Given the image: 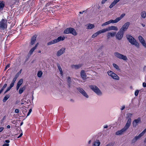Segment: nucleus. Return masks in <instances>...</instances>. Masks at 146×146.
<instances>
[{"label": "nucleus", "instance_id": "1", "mask_svg": "<svg viewBox=\"0 0 146 146\" xmlns=\"http://www.w3.org/2000/svg\"><path fill=\"white\" fill-rule=\"evenodd\" d=\"M130 24V22H128L124 24L117 34H116L115 35L116 39L120 40L122 39L125 32L127 30Z\"/></svg>", "mask_w": 146, "mask_h": 146}, {"label": "nucleus", "instance_id": "2", "mask_svg": "<svg viewBox=\"0 0 146 146\" xmlns=\"http://www.w3.org/2000/svg\"><path fill=\"white\" fill-rule=\"evenodd\" d=\"M131 119L129 118L127 121V122L123 128L120 130L117 131L115 133V135H122L124 133L130 126L131 122Z\"/></svg>", "mask_w": 146, "mask_h": 146}, {"label": "nucleus", "instance_id": "3", "mask_svg": "<svg viewBox=\"0 0 146 146\" xmlns=\"http://www.w3.org/2000/svg\"><path fill=\"white\" fill-rule=\"evenodd\" d=\"M126 37L127 40L131 44L134 45L137 48H139V43L133 37L129 35H127Z\"/></svg>", "mask_w": 146, "mask_h": 146}, {"label": "nucleus", "instance_id": "4", "mask_svg": "<svg viewBox=\"0 0 146 146\" xmlns=\"http://www.w3.org/2000/svg\"><path fill=\"white\" fill-rule=\"evenodd\" d=\"M64 33L65 34H71L74 35H76L77 33L75 30L73 28L69 27L66 29L64 31Z\"/></svg>", "mask_w": 146, "mask_h": 146}, {"label": "nucleus", "instance_id": "5", "mask_svg": "<svg viewBox=\"0 0 146 146\" xmlns=\"http://www.w3.org/2000/svg\"><path fill=\"white\" fill-rule=\"evenodd\" d=\"M7 27V21L6 19H3L0 21V30H5Z\"/></svg>", "mask_w": 146, "mask_h": 146}, {"label": "nucleus", "instance_id": "6", "mask_svg": "<svg viewBox=\"0 0 146 146\" xmlns=\"http://www.w3.org/2000/svg\"><path fill=\"white\" fill-rule=\"evenodd\" d=\"M64 39L65 37H62L61 36H59L57 38L48 42L47 44V45H50L53 44L60 41L63 40Z\"/></svg>", "mask_w": 146, "mask_h": 146}, {"label": "nucleus", "instance_id": "7", "mask_svg": "<svg viewBox=\"0 0 146 146\" xmlns=\"http://www.w3.org/2000/svg\"><path fill=\"white\" fill-rule=\"evenodd\" d=\"M114 55L116 57L120 59H122L125 61H126L128 60L126 56L124 55L121 54H120L118 52H116L114 53Z\"/></svg>", "mask_w": 146, "mask_h": 146}, {"label": "nucleus", "instance_id": "8", "mask_svg": "<svg viewBox=\"0 0 146 146\" xmlns=\"http://www.w3.org/2000/svg\"><path fill=\"white\" fill-rule=\"evenodd\" d=\"M90 88L94 92L98 95H101L102 93L99 89L95 85H91L90 86Z\"/></svg>", "mask_w": 146, "mask_h": 146}, {"label": "nucleus", "instance_id": "9", "mask_svg": "<svg viewBox=\"0 0 146 146\" xmlns=\"http://www.w3.org/2000/svg\"><path fill=\"white\" fill-rule=\"evenodd\" d=\"M107 73L109 76H111L113 79L117 80H119V77L115 73L111 71H108Z\"/></svg>", "mask_w": 146, "mask_h": 146}, {"label": "nucleus", "instance_id": "10", "mask_svg": "<svg viewBox=\"0 0 146 146\" xmlns=\"http://www.w3.org/2000/svg\"><path fill=\"white\" fill-rule=\"evenodd\" d=\"M104 33L111 30H114L117 31L118 30L117 28L115 26H111L108 27L107 28L103 29Z\"/></svg>", "mask_w": 146, "mask_h": 146}, {"label": "nucleus", "instance_id": "11", "mask_svg": "<svg viewBox=\"0 0 146 146\" xmlns=\"http://www.w3.org/2000/svg\"><path fill=\"white\" fill-rule=\"evenodd\" d=\"M77 89L78 90L79 92L82 94L84 96L87 98H88V95L83 89L79 87L77 88Z\"/></svg>", "mask_w": 146, "mask_h": 146}, {"label": "nucleus", "instance_id": "12", "mask_svg": "<svg viewBox=\"0 0 146 146\" xmlns=\"http://www.w3.org/2000/svg\"><path fill=\"white\" fill-rule=\"evenodd\" d=\"M138 38L140 42L143 45L145 48H146V43L143 37L141 36L140 35L138 36Z\"/></svg>", "mask_w": 146, "mask_h": 146}, {"label": "nucleus", "instance_id": "13", "mask_svg": "<svg viewBox=\"0 0 146 146\" xmlns=\"http://www.w3.org/2000/svg\"><path fill=\"white\" fill-rule=\"evenodd\" d=\"M65 48H62L58 51L56 55L58 56H60L63 54L65 52Z\"/></svg>", "mask_w": 146, "mask_h": 146}, {"label": "nucleus", "instance_id": "14", "mask_svg": "<svg viewBox=\"0 0 146 146\" xmlns=\"http://www.w3.org/2000/svg\"><path fill=\"white\" fill-rule=\"evenodd\" d=\"M103 33H104L103 29L100 30L93 34L92 36V38H94L98 35Z\"/></svg>", "mask_w": 146, "mask_h": 146}, {"label": "nucleus", "instance_id": "15", "mask_svg": "<svg viewBox=\"0 0 146 146\" xmlns=\"http://www.w3.org/2000/svg\"><path fill=\"white\" fill-rule=\"evenodd\" d=\"M141 121V119L138 117L137 119H135L133 122V126L136 127L137 125V123Z\"/></svg>", "mask_w": 146, "mask_h": 146}, {"label": "nucleus", "instance_id": "16", "mask_svg": "<svg viewBox=\"0 0 146 146\" xmlns=\"http://www.w3.org/2000/svg\"><path fill=\"white\" fill-rule=\"evenodd\" d=\"M80 75L82 78L84 80H85L86 79V75L85 71L84 70H82L80 72Z\"/></svg>", "mask_w": 146, "mask_h": 146}, {"label": "nucleus", "instance_id": "17", "mask_svg": "<svg viewBox=\"0 0 146 146\" xmlns=\"http://www.w3.org/2000/svg\"><path fill=\"white\" fill-rule=\"evenodd\" d=\"M83 66L82 64H79L78 65H71V67L72 68L74 69H78L80 68Z\"/></svg>", "mask_w": 146, "mask_h": 146}, {"label": "nucleus", "instance_id": "18", "mask_svg": "<svg viewBox=\"0 0 146 146\" xmlns=\"http://www.w3.org/2000/svg\"><path fill=\"white\" fill-rule=\"evenodd\" d=\"M116 35L115 32H113L112 33L109 32L108 33L107 36L108 39L110 38V37H113L115 36Z\"/></svg>", "mask_w": 146, "mask_h": 146}, {"label": "nucleus", "instance_id": "19", "mask_svg": "<svg viewBox=\"0 0 146 146\" xmlns=\"http://www.w3.org/2000/svg\"><path fill=\"white\" fill-rule=\"evenodd\" d=\"M38 45V43H37L35 46L31 49L29 52V54L31 55L33 54L34 51Z\"/></svg>", "mask_w": 146, "mask_h": 146}, {"label": "nucleus", "instance_id": "20", "mask_svg": "<svg viewBox=\"0 0 146 146\" xmlns=\"http://www.w3.org/2000/svg\"><path fill=\"white\" fill-rule=\"evenodd\" d=\"M36 35H35L32 37L31 42V45H33L34 44L36 40Z\"/></svg>", "mask_w": 146, "mask_h": 146}, {"label": "nucleus", "instance_id": "21", "mask_svg": "<svg viewBox=\"0 0 146 146\" xmlns=\"http://www.w3.org/2000/svg\"><path fill=\"white\" fill-rule=\"evenodd\" d=\"M120 0H114L113 2L109 6L110 8H112L114 6H115L117 3L119 2Z\"/></svg>", "mask_w": 146, "mask_h": 146}, {"label": "nucleus", "instance_id": "22", "mask_svg": "<svg viewBox=\"0 0 146 146\" xmlns=\"http://www.w3.org/2000/svg\"><path fill=\"white\" fill-rule=\"evenodd\" d=\"M67 84L69 88L71 87V79L70 77L68 76L67 77Z\"/></svg>", "mask_w": 146, "mask_h": 146}, {"label": "nucleus", "instance_id": "23", "mask_svg": "<svg viewBox=\"0 0 146 146\" xmlns=\"http://www.w3.org/2000/svg\"><path fill=\"white\" fill-rule=\"evenodd\" d=\"M26 88V86H24L23 87L21 88L19 91V94H21L23 92L24 90H25Z\"/></svg>", "mask_w": 146, "mask_h": 146}, {"label": "nucleus", "instance_id": "24", "mask_svg": "<svg viewBox=\"0 0 146 146\" xmlns=\"http://www.w3.org/2000/svg\"><path fill=\"white\" fill-rule=\"evenodd\" d=\"M57 65L58 67V69H59L60 72V74L62 75L63 74V72L62 71V70L60 66V65L58 63L57 64Z\"/></svg>", "mask_w": 146, "mask_h": 146}, {"label": "nucleus", "instance_id": "25", "mask_svg": "<svg viewBox=\"0 0 146 146\" xmlns=\"http://www.w3.org/2000/svg\"><path fill=\"white\" fill-rule=\"evenodd\" d=\"M141 17L143 18H145L146 17V13L145 11H143L141 12Z\"/></svg>", "mask_w": 146, "mask_h": 146}, {"label": "nucleus", "instance_id": "26", "mask_svg": "<svg viewBox=\"0 0 146 146\" xmlns=\"http://www.w3.org/2000/svg\"><path fill=\"white\" fill-rule=\"evenodd\" d=\"M17 134H15L14 135H11V140H14L15 138L17 137Z\"/></svg>", "mask_w": 146, "mask_h": 146}, {"label": "nucleus", "instance_id": "27", "mask_svg": "<svg viewBox=\"0 0 146 146\" xmlns=\"http://www.w3.org/2000/svg\"><path fill=\"white\" fill-rule=\"evenodd\" d=\"M139 139V138L137 136H136L132 139L131 141V143H135L137 140Z\"/></svg>", "mask_w": 146, "mask_h": 146}, {"label": "nucleus", "instance_id": "28", "mask_svg": "<svg viewBox=\"0 0 146 146\" xmlns=\"http://www.w3.org/2000/svg\"><path fill=\"white\" fill-rule=\"evenodd\" d=\"M94 25L91 24H89L88 26L87 29H91L94 28Z\"/></svg>", "mask_w": 146, "mask_h": 146}, {"label": "nucleus", "instance_id": "29", "mask_svg": "<svg viewBox=\"0 0 146 146\" xmlns=\"http://www.w3.org/2000/svg\"><path fill=\"white\" fill-rule=\"evenodd\" d=\"M7 84H5L1 88L0 90V94L3 92L4 89L7 87Z\"/></svg>", "mask_w": 146, "mask_h": 146}, {"label": "nucleus", "instance_id": "30", "mask_svg": "<svg viewBox=\"0 0 146 146\" xmlns=\"http://www.w3.org/2000/svg\"><path fill=\"white\" fill-rule=\"evenodd\" d=\"M100 143L99 141H97L94 142V143L93 144V146H99Z\"/></svg>", "mask_w": 146, "mask_h": 146}, {"label": "nucleus", "instance_id": "31", "mask_svg": "<svg viewBox=\"0 0 146 146\" xmlns=\"http://www.w3.org/2000/svg\"><path fill=\"white\" fill-rule=\"evenodd\" d=\"M9 98V95H6L4 98L3 100V102H5Z\"/></svg>", "mask_w": 146, "mask_h": 146}, {"label": "nucleus", "instance_id": "32", "mask_svg": "<svg viewBox=\"0 0 146 146\" xmlns=\"http://www.w3.org/2000/svg\"><path fill=\"white\" fill-rule=\"evenodd\" d=\"M23 82V80L22 79H21L20 80L18 81L17 83V85L21 86L22 85Z\"/></svg>", "mask_w": 146, "mask_h": 146}, {"label": "nucleus", "instance_id": "33", "mask_svg": "<svg viewBox=\"0 0 146 146\" xmlns=\"http://www.w3.org/2000/svg\"><path fill=\"white\" fill-rule=\"evenodd\" d=\"M42 72L41 71H38L37 73V76L38 77H41L42 75Z\"/></svg>", "mask_w": 146, "mask_h": 146}, {"label": "nucleus", "instance_id": "34", "mask_svg": "<svg viewBox=\"0 0 146 146\" xmlns=\"http://www.w3.org/2000/svg\"><path fill=\"white\" fill-rule=\"evenodd\" d=\"M113 67L117 70H119V68L118 66L115 64H113Z\"/></svg>", "mask_w": 146, "mask_h": 146}, {"label": "nucleus", "instance_id": "35", "mask_svg": "<svg viewBox=\"0 0 146 146\" xmlns=\"http://www.w3.org/2000/svg\"><path fill=\"white\" fill-rule=\"evenodd\" d=\"M4 7V4L2 2L0 3V9H2Z\"/></svg>", "mask_w": 146, "mask_h": 146}, {"label": "nucleus", "instance_id": "36", "mask_svg": "<svg viewBox=\"0 0 146 146\" xmlns=\"http://www.w3.org/2000/svg\"><path fill=\"white\" fill-rule=\"evenodd\" d=\"M109 21H107V22H106L105 23L102 24V27H103L104 26H106V25H108L109 24Z\"/></svg>", "mask_w": 146, "mask_h": 146}, {"label": "nucleus", "instance_id": "37", "mask_svg": "<svg viewBox=\"0 0 146 146\" xmlns=\"http://www.w3.org/2000/svg\"><path fill=\"white\" fill-rule=\"evenodd\" d=\"M24 108L23 109V114L25 115V113L27 112V110L26 109L25 107H24Z\"/></svg>", "mask_w": 146, "mask_h": 146}, {"label": "nucleus", "instance_id": "38", "mask_svg": "<svg viewBox=\"0 0 146 146\" xmlns=\"http://www.w3.org/2000/svg\"><path fill=\"white\" fill-rule=\"evenodd\" d=\"M121 19H120L119 18V17H117V18H116L115 20V23H117V22H118V21H119Z\"/></svg>", "mask_w": 146, "mask_h": 146}, {"label": "nucleus", "instance_id": "39", "mask_svg": "<svg viewBox=\"0 0 146 146\" xmlns=\"http://www.w3.org/2000/svg\"><path fill=\"white\" fill-rule=\"evenodd\" d=\"M115 20H111L109 21V24H110L111 23H115Z\"/></svg>", "mask_w": 146, "mask_h": 146}, {"label": "nucleus", "instance_id": "40", "mask_svg": "<svg viewBox=\"0 0 146 146\" xmlns=\"http://www.w3.org/2000/svg\"><path fill=\"white\" fill-rule=\"evenodd\" d=\"M127 117H131V116L132 115V113H128L127 114Z\"/></svg>", "mask_w": 146, "mask_h": 146}, {"label": "nucleus", "instance_id": "41", "mask_svg": "<svg viewBox=\"0 0 146 146\" xmlns=\"http://www.w3.org/2000/svg\"><path fill=\"white\" fill-rule=\"evenodd\" d=\"M144 134L143 133V132H142V133H140L139 135L138 136H137L138 137L140 138H141L142 136L143 135H144Z\"/></svg>", "mask_w": 146, "mask_h": 146}, {"label": "nucleus", "instance_id": "42", "mask_svg": "<svg viewBox=\"0 0 146 146\" xmlns=\"http://www.w3.org/2000/svg\"><path fill=\"white\" fill-rule=\"evenodd\" d=\"M139 92V91L138 90H136L135 92V94L136 96L138 95Z\"/></svg>", "mask_w": 146, "mask_h": 146}, {"label": "nucleus", "instance_id": "43", "mask_svg": "<svg viewBox=\"0 0 146 146\" xmlns=\"http://www.w3.org/2000/svg\"><path fill=\"white\" fill-rule=\"evenodd\" d=\"M125 14L123 13L121 15L119 18L121 19L125 16Z\"/></svg>", "mask_w": 146, "mask_h": 146}, {"label": "nucleus", "instance_id": "44", "mask_svg": "<svg viewBox=\"0 0 146 146\" xmlns=\"http://www.w3.org/2000/svg\"><path fill=\"white\" fill-rule=\"evenodd\" d=\"M14 83L12 82L11 84H10V90L14 86Z\"/></svg>", "mask_w": 146, "mask_h": 146}, {"label": "nucleus", "instance_id": "45", "mask_svg": "<svg viewBox=\"0 0 146 146\" xmlns=\"http://www.w3.org/2000/svg\"><path fill=\"white\" fill-rule=\"evenodd\" d=\"M11 22H11H10V23H11V24H11V27H13V26L15 25V22H14H14H13H13Z\"/></svg>", "mask_w": 146, "mask_h": 146}, {"label": "nucleus", "instance_id": "46", "mask_svg": "<svg viewBox=\"0 0 146 146\" xmlns=\"http://www.w3.org/2000/svg\"><path fill=\"white\" fill-rule=\"evenodd\" d=\"M32 109H30L29 110V112H28V114H27V117L30 114V113H31V112L32 111Z\"/></svg>", "mask_w": 146, "mask_h": 146}, {"label": "nucleus", "instance_id": "47", "mask_svg": "<svg viewBox=\"0 0 146 146\" xmlns=\"http://www.w3.org/2000/svg\"><path fill=\"white\" fill-rule=\"evenodd\" d=\"M113 144L112 143H110L108 144L106 146H113Z\"/></svg>", "mask_w": 146, "mask_h": 146}, {"label": "nucleus", "instance_id": "48", "mask_svg": "<svg viewBox=\"0 0 146 146\" xmlns=\"http://www.w3.org/2000/svg\"><path fill=\"white\" fill-rule=\"evenodd\" d=\"M9 91V87H8L7 88V90L5 91L4 94H5L7 92Z\"/></svg>", "mask_w": 146, "mask_h": 146}, {"label": "nucleus", "instance_id": "49", "mask_svg": "<svg viewBox=\"0 0 146 146\" xmlns=\"http://www.w3.org/2000/svg\"><path fill=\"white\" fill-rule=\"evenodd\" d=\"M15 112L16 113H18L19 112V110L18 109H16L15 110Z\"/></svg>", "mask_w": 146, "mask_h": 146}, {"label": "nucleus", "instance_id": "50", "mask_svg": "<svg viewBox=\"0 0 146 146\" xmlns=\"http://www.w3.org/2000/svg\"><path fill=\"white\" fill-rule=\"evenodd\" d=\"M143 86L144 87H146V83L145 82L143 83Z\"/></svg>", "mask_w": 146, "mask_h": 146}, {"label": "nucleus", "instance_id": "51", "mask_svg": "<svg viewBox=\"0 0 146 146\" xmlns=\"http://www.w3.org/2000/svg\"><path fill=\"white\" fill-rule=\"evenodd\" d=\"M107 0H102V1L101 3L102 4H103L105 3Z\"/></svg>", "mask_w": 146, "mask_h": 146}, {"label": "nucleus", "instance_id": "52", "mask_svg": "<svg viewBox=\"0 0 146 146\" xmlns=\"http://www.w3.org/2000/svg\"><path fill=\"white\" fill-rule=\"evenodd\" d=\"M9 67V64H8L7 66L5 67V69L4 70V71H5L6 69L8 68Z\"/></svg>", "mask_w": 146, "mask_h": 146}, {"label": "nucleus", "instance_id": "53", "mask_svg": "<svg viewBox=\"0 0 146 146\" xmlns=\"http://www.w3.org/2000/svg\"><path fill=\"white\" fill-rule=\"evenodd\" d=\"M22 135H23V133H21L20 134V135H19V136H18V137L17 136V137L16 138H19L20 137H21V136Z\"/></svg>", "mask_w": 146, "mask_h": 146}, {"label": "nucleus", "instance_id": "54", "mask_svg": "<svg viewBox=\"0 0 146 146\" xmlns=\"http://www.w3.org/2000/svg\"><path fill=\"white\" fill-rule=\"evenodd\" d=\"M4 129V128L3 127H1L0 128V132H1L3 131Z\"/></svg>", "mask_w": 146, "mask_h": 146}, {"label": "nucleus", "instance_id": "55", "mask_svg": "<svg viewBox=\"0 0 146 146\" xmlns=\"http://www.w3.org/2000/svg\"><path fill=\"white\" fill-rule=\"evenodd\" d=\"M17 80V79L16 78H14L13 79V81H12V82H13V83H15V81H16Z\"/></svg>", "mask_w": 146, "mask_h": 146}, {"label": "nucleus", "instance_id": "56", "mask_svg": "<svg viewBox=\"0 0 146 146\" xmlns=\"http://www.w3.org/2000/svg\"><path fill=\"white\" fill-rule=\"evenodd\" d=\"M20 86L17 85V86H16V89H17V90H18L19 89V88Z\"/></svg>", "mask_w": 146, "mask_h": 146}, {"label": "nucleus", "instance_id": "57", "mask_svg": "<svg viewBox=\"0 0 146 146\" xmlns=\"http://www.w3.org/2000/svg\"><path fill=\"white\" fill-rule=\"evenodd\" d=\"M9 144L7 143H5L3 145V146H8Z\"/></svg>", "mask_w": 146, "mask_h": 146}, {"label": "nucleus", "instance_id": "58", "mask_svg": "<svg viewBox=\"0 0 146 146\" xmlns=\"http://www.w3.org/2000/svg\"><path fill=\"white\" fill-rule=\"evenodd\" d=\"M19 75L18 74H17L15 76V77L14 78H16L17 79V78H18V77L19 76Z\"/></svg>", "mask_w": 146, "mask_h": 146}, {"label": "nucleus", "instance_id": "59", "mask_svg": "<svg viewBox=\"0 0 146 146\" xmlns=\"http://www.w3.org/2000/svg\"><path fill=\"white\" fill-rule=\"evenodd\" d=\"M125 106H123L122 107V108H121V110H123V109H125Z\"/></svg>", "mask_w": 146, "mask_h": 146}, {"label": "nucleus", "instance_id": "60", "mask_svg": "<svg viewBox=\"0 0 146 146\" xmlns=\"http://www.w3.org/2000/svg\"><path fill=\"white\" fill-rule=\"evenodd\" d=\"M86 11H82V12H79V13L80 14H82L84 12Z\"/></svg>", "mask_w": 146, "mask_h": 146}, {"label": "nucleus", "instance_id": "61", "mask_svg": "<svg viewBox=\"0 0 146 146\" xmlns=\"http://www.w3.org/2000/svg\"><path fill=\"white\" fill-rule=\"evenodd\" d=\"M108 126L107 125H105L104 127V128H108Z\"/></svg>", "mask_w": 146, "mask_h": 146}, {"label": "nucleus", "instance_id": "62", "mask_svg": "<svg viewBox=\"0 0 146 146\" xmlns=\"http://www.w3.org/2000/svg\"><path fill=\"white\" fill-rule=\"evenodd\" d=\"M5 142L7 143H9V140H6L5 141Z\"/></svg>", "mask_w": 146, "mask_h": 146}, {"label": "nucleus", "instance_id": "63", "mask_svg": "<svg viewBox=\"0 0 146 146\" xmlns=\"http://www.w3.org/2000/svg\"><path fill=\"white\" fill-rule=\"evenodd\" d=\"M21 70L17 73V74L19 75L21 73Z\"/></svg>", "mask_w": 146, "mask_h": 146}, {"label": "nucleus", "instance_id": "64", "mask_svg": "<svg viewBox=\"0 0 146 146\" xmlns=\"http://www.w3.org/2000/svg\"><path fill=\"white\" fill-rule=\"evenodd\" d=\"M146 131H145V130H144L142 132L144 134L145 133Z\"/></svg>", "mask_w": 146, "mask_h": 146}]
</instances>
